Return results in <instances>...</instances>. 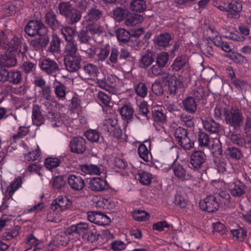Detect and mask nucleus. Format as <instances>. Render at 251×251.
I'll use <instances>...</instances> for the list:
<instances>
[{"label": "nucleus", "mask_w": 251, "mask_h": 251, "mask_svg": "<svg viewBox=\"0 0 251 251\" xmlns=\"http://www.w3.org/2000/svg\"><path fill=\"white\" fill-rule=\"evenodd\" d=\"M230 196L225 192L210 195L200 202V207L203 211L213 213L217 211L220 205H229Z\"/></svg>", "instance_id": "obj_1"}, {"label": "nucleus", "mask_w": 251, "mask_h": 251, "mask_svg": "<svg viewBox=\"0 0 251 251\" xmlns=\"http://www.w3.org/2000/svg\"><path fill=\"white\" fill-rule=\"evenodd\" d=\"M224 120L226 125L236 131L239 130L243 125L244 117L242 110L237 106H231L224 109Z\"/></svg>", "instance_id": "obj_2"}, {"label": "nucleus", "mask_w": 251, "mask_h": 251, "mask_svg": "<svg viewBox=\"0 0 251 251\" xmlns=\"http://www.w3.org/2000/svg\"><path fill=\"white\" fill-rule=\"evenodd\" d=\"M161 79L167 81L168 92L172 96L176 95L178 89L183 87V78L181 75L176 77L175 75H171L169 73L162 71L160 75Z\"/></svg>", "instance_id": "obj_3"}, {"label": "nucleus", "mask_w": 251, "mask_h": 251, "mask_svg": "<svg viewBox=\"0 0 251 251\" xmlns=\"http://www.w3.org/2000/svg\"><path fill=\"white\" fill-rule=\"evenodd\" d=\"M24 30L30 37L48 32V28L41 20H30L25 25Z\"/></svg>", "instance_id": "obj_4"}, {"label": "nucleus", "mask_w": 251, "mask_h": 251, "mask_svg": "<svg viewBox=\"0 0 251 251\" xmlns=\"http://www.w3.org/2000/svg\"><path fill=\"white\" fill-rule=\"evenodd\" d=\"M39 66L45 74L55 77L59 73L60 70L58 63L49 58L43 59L40 62Z\"/></svg>", "instance_id": "obj_5"}, {"label": "nucleus", "mask_w": 251, "mask_h": 251, "mask_svg": "<svg viewBox=\"0 0 251 251\" xmlns=\"http://www.w3.org/2000/svg\"><path fill=\"white\" fill-rule=\"evenodd\" d=\"M44 20L45 24L52 31L58 30L62 26L61 21L58 20L57 15L52 9L45 13Z\"/></svg>", "instance_id": "obj_6"}, {"label": "nucleus", "mask_w": 251, "mask_h": 251, "mask_svg": "<svg viewBox=\"0 0 251 251\" xmlns=\"http://www.w3.org/2000/svg\"><path fill=\"white\" fill-rule=\"evenodd\" d=\"M87 219L90 222L100 226H107L111 223V219L109 217L100 212H88Z\"/></svg>", "instance_id": "obj_7"}, {"label": "nucleus", "mask_w": 251, "mask_h": 251, "mask_svg": "<svg viewBox=\"0 0 251 251\" xmlns=\"http://www.w3.org/2000/svg\"><path fill=\"white\" fill-rule=\"evenodd\" d=\"M206 159V156L203 151H195L190 156V163L194 170H199L203 166Z\"/></svg>", "instance_id": "obj_8"}, {"label": "nucleus", "mask_w": 251, "mask_h": 251, "mask_svg": "<svg viewBox=\"0 0 251 251\" xmlns=\"http://www.w3.org/2000/svg\"><path fill=\"white\" fill-rule=\"evenodd\" d=\"M70 147L72 152L82 154L86 151V141L82 137H75L71 140Z\"/></svg>", "instance_id": "obj_9"}, {"label": "nucleus", "mask_w": 251, "mask_h": 251, "mask_svg": "<svg viewBox=\"0 0 251 251\" xmlns=\"http://www.w3.org/2000/svg\"><path fill=\"white\" fill-rule=\"evenodd\" d=\"M64 60L65 67L70 72H75L80 68L81 58L79 55L64 57Z\"/></svg>", "instance_id": "obj_10"}, {"label": "nucleus", "mask_w": 251, "mask_h": 251, "mask_svg": "<svg viewBox=\"0 0 251 251\" xmlns=\"http://www.w3.org/2000/svg\"><path fill=\"white\" fill-rule=\"evenodd\" d=\"M71 204L72 201L68 197L60 196L52 201L50 209L62 211L69 208Z\"/></svg>", "instance_id": "obj_11"}, {"label": "nucleus", "mask_w": 251, "mask_h": 251, "mask_svg": "<svg viewBox=\"0 0 251 251\" xmlns=\"http://www.w3.org/2000/svg\"><path fill=\"white\" fill-rule=\"evenodd\" d=\"M67 180L70 187L74 191H80L85 185L84 179L79 175H69Z\"/></svg>", "instance_id": "obj_12"}, {"label": "nucleus", "mask_w": 251, "mask_h": 251, "mask_svg": "<svg viewBox=\"0 0 251 251\" xmlns=\"http://www.w3.org/2000/svg\"><path fill=\"white\" fill-rule=\"evenodd\" d=\"M202 124L204 129L211 134H219L222 130V126L211 118L202 120Z\"/></svg>", "instance_id": "obj_13"}, {"label": "nucleus", "mask_w": 251, "mask_h": 251, "mask_svg": "<svg viewBox=\"0 0 251 251\" xmlns=\"http://www.w3.org/2000/svg\"><path fill=\"white\" fill-rule=\"evenodd\" d=\"M38 37L31 40L30 45L36 50L45 48L49 43L50 37L47 33L39 34Z\"/></svg>", "instance_id": "obj_14"}, {"label": "nucleus", "mask_w": 251, "mask_h": 251, "mask_svg": "<svg viewBox=\"0 0 251 251\" xmlns=\"http://www.w3.org/2000/svg\"><path fill=\"white\" fill-rule=\"evenodd\" d=\"M109 185L105 179L100 177H94L90 179L89 183V188L91 190L100 192L107 189Z\"/></svg>", "instance_id": "obj_15"}, {"label": "nucleus", "mask_w": 251, "mask_h": 251, "mask_svg": "<svg viewBox=\"0 0 251 251\" xmlns=\"http://www.w3.org/2000/svg\"><path fill=\"white\" fill-rule=\"evenodd\" d=\"M198 102L193 96H188L182 101L181 108L187 113L194 114L197 110Z\"/></svg>", "instance_id": "obj_16"}, {"label": "nucleus", "mask_w": 251, "mask_h": 251, "mask_svg": "<svg viewBox=\"0 0 251 251\" xmlns=\"http://www.w3.org/2000/svg\"><path fill=\"white\" fill-rule=\"evenodd\" d=\"M172 169L175 177L179 180L184 181L189 179V176L186 169L179 163L174 161L172 165Z\"/></svg>", "instance_id": "obj_17"}, {"label": "nucleus", "mask_w": 251, "mask_h": 251, "mask_svg": "<svg viewBox=\"0 0 251 251\" xmlns=\"http://www.w3.org/2000/svg\"><path fill=\"white\" fill-rule=\"evenodd\" d=\"M17 64L16 56L10 51L1 54L0 57V65L2 67H12Z\"/></svg>", "instance_id": "obj_18"}, {"label": "nucleus", "mask_w": 251, "mask_h": 251, "mask_svg": "<svg viewBox=\"0 0 251 251\" xmlns=\"http://www.w3.org/2000/svg\"><path fill=\"white\" fill-rule=\"evenodd\" d=\"M154 54L152 51L147 50L141 56L139 60V65L141 68H147L154 61Z\"/></svg>", "instance_id": "obj_19"}, {"label": "nucleus", "mask_w": 251, "mask_h": 251, "mask_svg": "<svg viewBox=\"0 0 251 251\" xmlns=\"http://www.w3.org/2000/svg\"><path fill=\"white\" fill-rule=\"evenodd\" d=\"M32 113V120L34 125L38 126L44 124L45 118L38 105H33Z\"/></svg>", "instance_id": "obj_20"}, {"label": "nucleus", "mask_w": 251, "mask_h": 251, "mask_svg": "<svg viewBox=\"0 0 251 251\" xmlns=\"http://www.w3.org/2000/svg\"><path fill=\"white\" fill-rule=\"evenodd\" d=\"M81 18L80 10L73 8L65 17L66 22L70 25H74L78 23Z\"/></svg>", "instance_id": "obj_21"}, {"label": "nucleus", "mask_w": 251, "mask_h": 251, "mask_svg": "<svg viewBox=\"0 0 251 251\" xmlns=\"http://www.w3.org/2000/svg\"><path fill=\"white\" fill-rule=\"evenodd\" d=\"M81 170L86 174L100 175L103 171V168L100 165L85 164L81 166Z\"/></svg>", "instance_id": "obj_22"}, {"label": "nucleus", "mask_w": 251, "mask_h": 251, "mask_svg": "<svg viewBox=\"0 0 251 251\" xmlns=\"http://www.w3.org/2000/svg\"><path fill=\"white\" fill-rule=\"evenodd\" d=\"M246 186L240 181L234 183L230 186V192L234 197H240L245 193Z\"/></svg>", "instance_id": "obj_23"}, {"label": "nucleus", "mask_w": 251, "mask_h": 251, "mask_svg": "<svg viewBox=\"0 0 251 251\" xmlns=\"http://www.w3.org/2000/svg\"><path fill=\"white\" fill-rule=\"evenodd\" d=\"M230 139L233 144L239 147H246L247 145L251 142L250 139H247L244 135L239 133H231Z\"/></svg>", "instance_id": "obj_24"}, {"label": "nucleus", "mask_w": 251, "mask_h": 251, "mask_svg": "<svg viewBox=\"0 0 251 251\" xmlns=\"http://www.w3.org/2000/svg\"><path fill=\"white\" fill-rule=\"evenodd\" d=\"M120 113L123 120L130 122L133 118L134 109L131 105L125 104L120 109Z\"/></svg>", "instance_id": "obj_25"}, {"label": "nucleus", "mask_w": 251, "mask_h": 251, "mask_svg": "<svg viewBox=\"0 0 251 251\" xmlns=\"http://www.w3.org/2000/svg\"><path fill=\"white\" fill-rule=\"evenodd\" d=\"M66 41H74V38L76 33L75 28L69 26H64L63 25L58 29Z\"/></svg>", "instance_id": "obj_26"}, {"label": "nucleus", "mask_w": 251, "mask_h": 251, "mask_svg": "<svg viewBox=\"0 0 251 251\" xmlns=\"http://www.w3.org/2000/svg\"><path fill=\"white\" fill-rule=\"evenodd\" d=\"M172 39V37L169 33L160 34L154 39L155 44L162 47H166L169 45V43Z\"/></svg>", "instance_id": "obj_27"}, {"label": "nucleus", "mask_w": 251, "mask_h": 251, "mask_svg": "<svg viewBox=\"0 0 251 251\" xmlns=\"http://www.w3.org/2000/svg\"><path fill=\"white\" fill-rule=\"evenodd\" d=\"M188 62V59L185 55L177 57L171 65L173 71L178 72L183 68Z\"/></svg>", "instance_id": "obj_28"}, {"label": "nucleus", "mask_w": 251, "mask_h": 251, "mask_svg": "<svg viewBox=\"0 0 251 251\" xmlns=\"http://www.w3.org/2000/svg\"><path fill=\"white\" fill-rule=\"evenodd\" d=\"M147 8L146 1L144 0H133L130 2V9L135 12L141 13Z\"/></svg>", "instance_id": "obj_29"}, {"label": "nucleus", "mask_w": 251, "mask_h": 251, "mask_svg": "<svg viewBox=\"0 0 251 251\" xmlns=\"http://www.w3.org/2000/svg\"><path fill=\"white\" fill-rule=\"evenodd\" d=\"M226 153L228 157L233 159L239 160L243 157V151L238 148L234 147H228Z\"/></svg>", "instance_id": "obj_30"}, {"label": "nucleus", "mask_w": 251, "mask_h": 251, "mask_svg": "<svg viewBox=\"0 0 251 251\" xmlns=\"http://www.w3.org/2000/svg\"><path fill=\"white\" fill-rule=\"evenodd\" d=\"M85 135L88 140L93 142L102 143L106 144V142L103 138H100V133L96 130L90 129L88 130L85 133Z\"/></svg>", "instance_id": "obj_31"}, {"label": "nucleus", "mask_w": 251, "mask_h": 251, "mask_svg": "<svg viewBox=\"0 0 251 251\" xmlns=\"http://www.w3.org/2000/svg\"><path fill=\"white\" fill-rule=\"evenodd\" d=\"M39 95L41 101L44 100L52 101L54 99L51 88L50 85H47V87L43 88L39 91Z\"/></svg>", "instance_id": "obj_32"}, {"label": "nucleus", "mask_w": 251, "mask_h": 251, "mask_svg": "<svg viewBox=\"0 0 251 251\" xmlns=\"http://www.w3.org/2000/svg\"><path fill=\"white\" fill-rule=\"evenodd\" d=\"M77 50V48L75 40L67 41L64 49V57L79 55Z\"/></svg>", "instance_id": "obj_33"}, {"label": "nucleus", "mask_w": 251, "mask_h": 251, "mask_svg": "<svg viewBox=\"0 0 251 251\" xmlns=\"http://www.w3.org/2000/svg\"><path fill=\"white\" fill-rule=\"evenodd\" d=\"M22 79V73L20 71L11 70L8 71L7 81L14 84L20 83Z\"/></svg>", "instance_id": "obj_34"}, {"label": "nucleus", "mask_w": 251, "mask_h": 251, "mask_svg": "<svg viewBox=\"0 0 251 251\" xmlns=\"http://www.w3.org/2000/svg\"><path fill=\"white\" fill-rule=\"evenodd\" d=\"M102 16V12L96 8H91L87 14L86 18L89 21H97L100 19Z\"/></svg>", "instance_id": "obj_35"}, {"label": "nucleus", "mask_w": 251, "mask_h": 251, "mask_svg": "<svg viewBox=\"0 0 251 251\" xmlns=\"http://www.w3.org/2000/svg\"><path fill=\"white\" fill-rule=\"evenodd\" d=\"M178 144L185 150H190L194 146V141L190 138L189 134L177 142Z\"/></svg>", "instance_id": "obj_36"}, {"label": "nucleus", "mask_w": 251, "mask_h": 251, "mask_svg": "<svg viewBox=\"0 0 251 251\" xmlns=\"http://www.w3.org/2000/svg\"><path fill=\"white\" fill-rule=\"evenodd\" d=\"M181 125L191 127L194 126V118L190 115L182 113L177 116Z\"/></svg>", "instance_id": "obj_37"}, {"label": "nucleus", "mask_w": 251, "mask_h": 251, "mask_svg": "<svg viewBox=\"0 0 251 251\" xmlns=\"http://www.w3.org/2000/svg\"><path fill=\"white\" fill-rule=\"evenodd\" d=\"M198 142L199 146L210 148V138L209 135L205 132L203 131L199 132Z\"/></svg>", "instance_id": "obj_38"}, {"label": "nucleus", "mask_w": 251, "mask_h": 251, "mask_svg": "<svg viewBox=\"0 0 251 251\" xmlns=\"http://www.w3.org/2000/svg\"><path fill=\"white\" fill-rule=\"evenodd\" d=\"M73 8L70 2L62 1L58 4V6L59 13L64 18Z\"/></svg>", "instance_id": "obj_39"}, {"label": "nucleus", "mask_w": 251, "mask_h": 251, "mask_svg": "<svg viewBox=\"0 0 251 251\" xmlns=\"http://www.w3.org/2000/svg\"><path fill=\"white\" fill-rule=\"evenodd\" d=\"M22 182V178L18 177L7 188L6 193L9 196L10 198L11 197L14 192L21 187Z\"/></svg>", "instance_id": "obj_40"}, {"label": "nucleus", "mask_w": 251, "mask_h": 251, "mask_svg": "<svg viewBox=\"0 0 251 251\" xmlns=\"http://www.w3.org/2000/svg\"><path fill=\"white\" fill-rule=\"evenodd\" d=\"M116 37L119 42L126 43L129 40L130 33L128 31L124 28H120L116 31Z\"/></svg>", "instance_id": "obj_41"}, {"label": "nucleus", "mask_w": 251, "mask_h": 251, "mask_svg": "<svg viewBox=\"0 0 251 251\" xmlns=\"http://www.w3.org/2000/svg\"><path fill=\"white\" fill-rule=\"evenodd\" d=\"M83 69L85 75L90 77L96 76L98 72L97 67L92 63H89L84 65Z\"/></svg>", "instance_id": "obj_42"}, {"label": "nucleus", "mask_w": 251, "mask_h": 251, "mask_svg": "<svg viewBox=\"0 0 251 251\" xmlns=\"http://www.w3.org/2000/svg\"><path fill=\"white\" fill-rule=\"evenodd\" d=\"M136 177L140 182L143 185H147L151 183V175L147 172H139Z\"/></svg>", "instance_id": "obj_43"}, {"label": "nucleus", "mask_w": 251, "mask_h": 251, "mask_svg": "<svg viewBox=\"0 0 251 251\" xmlns=\"http://www.w3.org/2000/svg\"><path fill=\"white\" fill-rule=\"evenodd\" d=\"M67 87L61 83H59L58 85L54 87V93L56 97L62 100L65 99L66 95Z\"/></svg>", "instance_id": "obj_44"}, {"label": "nucleus", "mask_w": 251, "mask_h": 251, "mask_svg": "<svg viewBox=\"0 0 251 251\" xmlns=\"http://www.w3.org/2000/svg\"><path fill=\"white\" fill-rule=\"evenodd\" d=\"M133 218L137 221H144L149 219L150 215L147 212L141 210H135L132 213Z\"/></svg>", "instance_id": "obj_45"}, {"label": "nucleus", "mask_w": 251, "mask_h": 251, "mask_svg": "<svg viewBox=\"0 0 251 251\" xmlns=\"http://www.w3.org/2000/svg\"><path fill=\"white\" fill-rule=\"evenodd\" d=\"M127 14L128 11L121 8H117L113 11V17L117 21L119 22L125 19Z\"/></svg>", "instance_id": "obj_46"}, {"label": "nucleus", "mask_w": 251, "mask_h": 251, "mask_svg": "<svg viewBox=\"0 0 251 251\" xmlns=\"http://www.w3.org/2000/svg\"><path fill=\"white\" fill-rule=\"evenodd\" d=\"M230 232L233 236L236 237L237 240L240 241L244 240L247 235V230L241 227L231 230Z\"/></svg>", "instance_id": "obj_47"}, {"label": "nucleus", "mask_w": 251, "mask_h": 251, "mask_svg": "<svg viewBox=\"0 0 251 251\" xmlns=\"http://www.w3.org/2000/svg\"><path fill=\"white\" fill-rule=\"evenodd\" d=\"M86 30L92 34L100 35L103 32V28L99 24L96 23L89 24L86 27Z\"/></svg>", "instance_id": "obj_48"}, {"label": "nucleus", "mask_w": 251, "mask_h": 251, "mask_svg": "<svg viewBox=\"0 0 251 251\" xmlns=\"http://www.w3.org/2000/svg\"><path fill=\"white\" fill-rule=\"evenodd\" d=\"M117 124V121L116 120L108 119L105 120L102 124V129L108 133L109 134L112 130L114 126Z\"/></svg>", "instance_id": "obj_49"}, {"label": "nucleus", "mask_w": 251, "mask_h": 251, "mask_svg": "<svg viewBox=\"0 0 251 251\" xmlns=\"http://www.w3.org/2000/svg\"><path fill=\"white\" fill-rule=\"evenodd\" d=\"M169 58V56L167 52H162L157 55L155 63L163 68L167 65Z\"/></svg>", "instance_id": "obj_50"}, {"label": "nucleus", "mask_w": 251, "mask_h": 251, "mask_svg": "<svg viewBox=\"0 0 251 251\" xmlns=\"http://www.w3.org/2000/svg\"><path fill=\"white\" fill-rule=\"evenodd\" d=\"M214 45L218 47L221 48L226 52H229L232 50V46L227 42H223L221 37H218L215 40Z\"/></svg>", "instance_id": "obj_51"}, {"label": "nucleus", "mask_w": 251, "mask_h": 251, "mask_svg": "<svg viewBox=\"0 0 251 251\" xmlns=\"http://www.w3.org/2000/svg\"><path fill=\"white\" fill-rule=\"evenodd\" d=\"M60 163V161L57 158L48 157L45 160V165L46 168L49 170L58 167Z\"/></svg>", "instance_id": "obj_52"}, {"label": "nucleus", "mask_w": 251, "mask_h": 251, "mask_svg": "<svg viewBox=\"0 0 251 251\" xmlns=\"http://www.w3.org/2000/svg\"><path fill=\"white\" fill-rule=\"evenodd\" d=\"M138 153L139 156L145 161H149V151L144 144L140 145L138 148Z\"/></svg>", "instance_id": "obj_53"}, {"label": "nucleus", "mask_w": 251, "mask_h": 251, "mask_svg": "<svg viewBox=\"0 0 251 251\" xmlns=\"http://www.w3.org/2000/svg\"><path fill=\"white\" fill-rule=\"evenodd\" d=\"M57 210L51 209L49 211L47 215V220L49 222L57 223L61 220L60 214L56 211Z\"/></svg>", "instance_id": "obj_54"}, {"label": "nucleus", "mask_w": 251, "mask_h": 251, "mask_svg": "<svg viewBox=\"0 0 251 251\" xmlns=\"http://www.w3.org/2000/svg\"><path fill=\"white\" fill-rule=\"evenodd\" d=\"M110 53V47L107 46L100 49V51L96 54L95 59L103 61L108 56Z\"/></svg>", "instance_id": "obj_55"}, {"label": "nucleus", "mask_w": 251, "mask_h": 251, "mask_svg": "<svg viewBox=\"0 0 251 251\" xmlns=\"http://www.w3.org/2000/svg\"><path fill=\"white\" fill-rule=\"evenodd\" d=\"M97 83L100 88L109 90L112 87L113 83L109 77L104 78L103 79H97Z\"/></svg>", "instance_id": "obj_56"}, {"label": "nucleus", "mask_w": 251, "mask_h": 251, "mask_svg": "<svg viewBox=\"0 0 251 251\" xmlns=\"http://www.w3.org/2000/svg\"><path fill=\"white\" fill-rule=\"evenodd\" d=\"M163 68L155 63L152 65L148 70V75L151 77H154L159 76L162 72Z\"/></svg>", "instance_id": "obj_57"}, {"label": "nucleus", "mask_w": 251, "mask_h": 251, "mask_svg": "<svg viewBox=\"0 0 251 251\" xmlns=\"http://www.w3.org/2000/svg\"><path fill=\"white\" fill-rule=\"evenodd\" d=\"M242 9V4L241 2L233 0L227 6V11L234 12L238 13L241 11Z\"/></svg>", "instance_id": "obj_58"}, {"label": "nucleus", "mask_w": 251, "mask_h": 251, "mask_svg": "<svg viewBox=\"0 0 251 251\" xmlns=\"http://www.w3.org/2000/svg\"><path fill=\"white\" fill-rule=\"evenodd\" d=\"M135 92L139 96L144 98L147 95L148 89L145 83L141 82L136 86Z\"/></svg>", "instance_id": "obj_59"}, {"label": "nucleus", "mask_w": 251, "mask_h": 251, "mask_svg": "<svg viewBox=\"0 0 251 251\" xmlns=\"http://www.w3.org/2000/svg\"><path fill=\"white\" fill-rule=\"evenodd\" d=\"M77 40L81 44H86L90 40L87 30H81L76 33Z\"/></svg>", "instance_id": "obj_60"}, {"label": "nucleus", "mask_w": 251, "mask_h": 251, "mask_svg": "<svg viewBox=\"0 0 251 251\" xmlns=\"http://www.w3.org/2000/svg\"><path fill=\"white\" fill-rule=\"evenodd\" d=\"M152 118L155 122L164 124L167 121L166 115L161 111L155 110L152 113Z\"/></svg>", "instance_id": "obj_61"}, {"label": "nucleus", "mask_w": 251, "mask_h": 251, "mask_svg": "<svg viewBox=\"0 0 251 251\" xmlns=\"http://www.w3.org/2000/svg\"><path fill=\"white\" fill-rule=\"evenodd\" d=\"M151 89L153 93L157 96H161L164 93L163 86L161 82L158 80H155L152 84Z\"/></svg>", "instance_id": "obj_62"}, {"label": "nucleus", "mask_w": 251, "mask_h": 251, "mask_svg": "<svg viewBox=\"0 0 251 251\" xmlns=\"http://www.w3.org/2000/svg\"><path fill=\"white\" fill-rule=\"evenodd\" d=\"M207 38H209L214 44L215 40L218 37L219 33L215 27L209 26L206 29Z\"/></svg>", "instance_id": "obj_63"}, {"label": "nucleus", "mask_w": 251, "mask_h": 251, "mask_svg": "<svg viewBox=\"0 0 251 251\" xmlns=\"http://www.w3.org/2000/svg\"><path fill=\"white\" fill-rule=\"evenodd\" d=\"M41 156L40 151L39 147L32 151H29L27 154H25V159L27 161L36 160L40 158Z\"/></svg>", "instance_id": "obj_64"}]
</instances>
